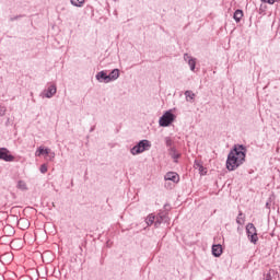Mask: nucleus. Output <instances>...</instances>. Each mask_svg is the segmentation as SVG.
Segmentation results:
<instances>
[{"label":"nucleus","mask_w":280,"mask_h":280,"mask_svg":"<svg viewBox=\"0 0 280 280\" xmlns=\"http://www.w3.org/2000/svg\"><path fill=\"white\" fill-rule=\"evenodd\" d=\"M244 161H246V147L235 144L228 155L226 170L235 172L240 165L244 164Z\"/></svg>","instance_id":"obj_1"},{"label":"nucleus","mask_w":280,"mask_h":280,"mask_svg":"<svg viewBox=\"0 0 280 280\" xmlns=\"http://www.w3.org/2000/svg\"><path fill=\"white\" fill-rule=\"evenodd\" d=\"M176 120V115L172 113V109L166 110L159 120V124L162 128H167L168 126H172L174 121Z\"/></svg>","instance_id":"obj_2"},{"label":"nucleus","mask_w":280,"mask_h":280,"mask_svg":"<svg viewBox=\"0 0 280 280\" xmlns=\"http://www.w3.org/2000/svg\"><path fill=\"white\" fill-rule=\"evenodd\" d=\"M150 148H152V144H150V141H139L137 145L131 148L130 152L133 156H136V154H141L147 150H150Z\"/></svg>","instance_id":"obj_3"},{"label":"nucleus","mask_w":280,"mask_h":280,"mask_svg":"<svg viewBox=\"0 0 280 280\" xmlns=\"http://www.w3.org/2000/svg\"><path fill=\"white\" fill-rule=\"evenodd\" d=\"M246 233L252 244H257V242L259 241V237L257 236V228H255V224L248 223L246 225Z\"/></svg>","instance_id":"obj_4"},{"label":"nucleus","mask_w":280,"mask_h":280,"mask_svg":"<svg viewBox=\"0 0 280 280\" xmlns=\"http://www.w3.org/2000/svg\"><path fill=\"white\" fill-rule=\"evenodd\" d=\"M0 161H5V163L14 162V155L10 154V150L7 148H0Z\"/></svg>","instance_id":"obj_5"},{"label":"nucleus","mask_w":280,"mask_h":280,"mask_svg":"<svg viewBox=\"0 0 280 280\" xmlns=\"http://www.w3.org/2000/svg\"><path fill=\"white\" fill-rule=\"evenodd\" d=\"M95 78H96L97 82H104V84H108L110 82V78L104 70L97 72Z\"/></svg>","instance_id":"obj_6"},{"label":"nucleus","mask_w":280,"mask_h":280,"mask_svg":"<svg viewBox=\"0 0 280 280\" xmlns=\"http://www.w3.org/2000/svg\"><path fill=\"white\" fill-rule=\"evenodd\" d=\"M58 92V89L55 84L48 86L47 91L43 92V97H47V100H51V97Z\"/></svg>","instance_id":"obj_7"},{"label":"nucleus","mask_w":280,"mask_h":280,"mask_svg":"<svg viewBox=\"0 0 280 280\" xmlns=\"http://www.w3.org/2000/svg\"><path fill=\"white\" fill-rule=\"evenodd\" d=\"M184 60L190 67V71H196V58L189 56V54H184Z\"/></svg>","instance_id":"obj_8"},{"label":"nucleus","mask_w":280,"mask_h":280,"mask_svg":"<svg viewBox=\"0 0 280 280\" xmlns=\"http://www.w3.org/2000/svg\"><path fill=\"white\" fill-rule=\"evenodd\" d=\"M170 222V218L166 212H162L156 217L155 226H161V224Z\"/></svg>","instance_id":"obj_9"},{"label":"nucleus","mask_w":280,"mask_h":280,"mask_svg":"<svg viewBox=\"0 0 280 280\" xmlns=\"http://www.w3.org/2000/svg\"><path fill=\"white\" fill-rule=\"evenodd\" d=\"M164 180H172V183H178L180 180V177L177 175L176 172H168L164 176Z\"/></svg>","instance_id":"obj_10"},{"label":"nucleus","mask_w":280,"mask_h":280,"mask_svg":"<svg viewBox=\"0 0 280 280\" xmlns=\"http://www.w3.org/2000/svg\"><path fill=\"white\" fill-rule=\"evenodd\" d=\"M18 226L22 229V231H25L26 229H30V221L25 218H22L18 221Z\"/></svg>","instance_id":"obj_11"},{"label":"nucleus","mask_w":280,"mask_h":280,"mask_svg":"<svg viewBox=\"0 0 280 280\" xmlns=\"http://www.w3.org/2000/svg\"><path fill=\"white\" fill-rule=\"evenodd\" d=\"M109 82H115V80H119V69H114L108 74Z\"/></svg>","instance_id":"obj_12"},{"label":"nucleus","mask_w":280,"mask_h":280,"mask_svg":"<svg viewBox=\"0 0 280 280\" xmlns=\"http://www.w3.org/2000/svg\"><path fill=\"white\" fill-rule=\"evenodd\" d=\"M170 156L174 160L175 163H178V159H180V153L176 151V148H171Z\"/></svg>","instance_id":"obj_13"},{"label":"nucleus","mask_w":280,"mask_h":280,"mask_svg":"<svg viewBox=\"0 0 280 280\" xmlns=\"http://www.w3.org/2000/svg\"><path fill=\"white\" fill-rule=\"evenodd\" d=\"M212 255L213 257H220L222 255V245H213L212 246Z\"/></svg>","instance_id":"obj_14"},{"label":"nucleus","mask_w":280,"mask_h":280,"mask_svg":"<svg viewBox=\"0 0 280 280\" xmlns=\"http://www.w3.org/2000/svg\"><path fill=\"white\" fill-rule=\"evenodd\" d=\"M244 16V11L237 9L235 12H234V15H233V19L236 23H240V21H242V18Z\"/></svg>","instance_id":"obj_15"},{"label":"nucleus","mask_w":280,"mask_h":280,"mask_svg":"<svg viewBox=\"0 0 280 280\" xmlns=\"http://www.w3.org/2000/svg\"><path fill=\"white\" fill-rule=\"evenodd\" d=\"M244 222H246V218L244 217L242 211H240V213H238V215L236 218V223L242 226L244 224Z\"/></svg>","instance_id":"obj_16"},{"label":"nucleus","mask_w":280,"mask_h":280,"mask_svg":"<svg viewBox=\"0 0 280 280\" xmlns=\"http://www.w3.org/2000/svg\"><path fill=\"white\" fill-rule=\"evenodd\" d=\"M70 3L74 5V8H82V5H84V0H70Z\"/></svg>","instance_id":"obj_17"},{"label":"nucleus","mask_w":280,"mask_h":280,"mask_svg":"<svg viewBox=\"0 0 280 280\" xmlns=\"http://www.w3.org/2000/svg\"><path fill=\"white\" fill-rule=\"evenodd\" d=\"M50 150L49 149H43V148H39L37 151H36V156H43V154H49Z\"/></svg>","instance_id":"obj_18"},{"label":"nucleus","mask_w":280,"mask_h":280,"mask_svg":"<svg viewBox=\"0 0 280 280\" xmlns=\"http://www.w3.org/2000/svg\"><path fill=\"white\" fill-rule=\"evenodd\" d=\"M185 96H186V101L189 102V100H195L196 94H194V92L187 90V91L185 92Z\"/></svg>","instance_id":"obj_19"},{"label":"nucleus","mask_w":280,"mask_h":280,"mask_svg":"<svg viewBox=\"0 0 280 280\" xmlns=\"http://www.w3.org/2000/svg\"><path fill=\"white\" fill-rule=\"evenodd\" d=\"M156 220V217H154L153 214H150L148 218H147V224L148 226H152V224H154V221Z\"/></svg>","instance_id":"obj_20"},{"label":"nucleus","mask_w":280,"mask_h":280,"mask_svg":"<svg viewBox=\"0 0 280 280\" xmlns=\"http://www.w3.org/2000/svg\"><path fill=\"white\" fill-rule=\"evenodd\" d=\"M18 189H21L22 191L27 190V184L23 180L18 182Z\"/></svg>","instance_id":"obj_21"},{"label":"nucleus","mask_w":280,"mask_h":280,"mask_svg":"<svg viewBox=\"0 0 280 280\" xmlns=\"http://www.w3.org/2000/svg\"><path fill=\"white\" fill-rule=\"evenodd\" d=\"M0 259L4 260L8 259V261H12L14 259V256L11 253L3 254Z\"/></svg>","instance_id":"obj_22"},{"label":"nucleus","mask_w":280,"mask_h":280,"mask_svg":"<svg viewBox=\"0 0 280 280\" xmlns=\"http://www.w3.org/2000/svg\"><path fill=\"white\" fill-rule=\"evenodd\" d=\"M261 1H262V3H269V5H272V4L277 3V1H279V0H261Z\"/></svg>","instance_id":"obj_23"},{"label":"nucleus","mask_w":280,"mask_h":280,"mask_svg":"<svg viewBox=\"0 0 280 280\" xmlns=\"http://www.w3.org/2000/svg\"><path fill=\"white\" fill-rule=\"evenodd\" d=\"M39 170H40L42 174H47V165L46 164H43Z\"/></svg>","instance_id":"obj_24"},{"label":"nucleus","mask_w":280,"mask_h":280,"mask_svg":"<svg viewBox=\"0 0 280 280\" xmlns=\"http://www.w3.org/2000/svg\"><path fill=\"white\" fill-rule=\"evenodd\" d=\"M0 115L3 117L5 115V107H0Z\"/></svg>","instance_id":"obj_25"},{"label":"nucleus","mask_w":280,"mask_h":280,"mask_svg":"<svg viewBox=\"0 0 280 280\" xmlns=\"http://www.w3.org/2000/svg\"><path fill=\"white\" fill-rule=\"evenodd\" d=\"M19 18H20L19 15L13 16V18L10 19V21H16Z\"/></svg>","instance_id":"obj_26"},{"label":"nucleus","mask_w":280,"mask_h":280,"mask_svg":"<svg viewBox=\"0 0 280 280\" xmlns=\"http://www.w3.org/2000/svg\"><path fill=\"white\" fill-rule=\"evenodd\" d=\"M198 167H199L200 172H202V170H203L202 165L198 164Z\"/></svg>","instance_id":"obj_27"},{"label":"nucleus","mask_w":280,"mask_h":280,"mask_svg":"<svg viewBox=\"0 0 280 280\" xmlns=\"http://www.w3.org/2000/svg\"><path fill=\"white\" fill-rule=\"evenodd\" d=\"M93 130H95V127H92V128L90 129V132H93Z\"/></svg>","instance_id":"obj_28"},{"label":"nucleus","mask_w":280,"mask_h":280,"mask_svg":"<svg viewBox=\"0 0 280 280\" xmlns=\"http://www.w3.org/2000/svg\"><path fill=\"white\" fill-rule=\"evenodd\" d=\"M272 278H270V276H267L266 280H271Z\"/></svg>","instance_id":"obj_29"},{"label":"nucleus","mask_w":280,"mask_h":280,"mask_svg":"<svg viewBox=\"0 0 280 280\" xmlns=\"http://www.w3.org/2000/svg\"><path fill=\"white\" fill-rule=\"evenodd\" d=\"M141 141H148V140L143 139V140H141Z\"/></svg>","instance_id":"obj_30"}]
</instances>
